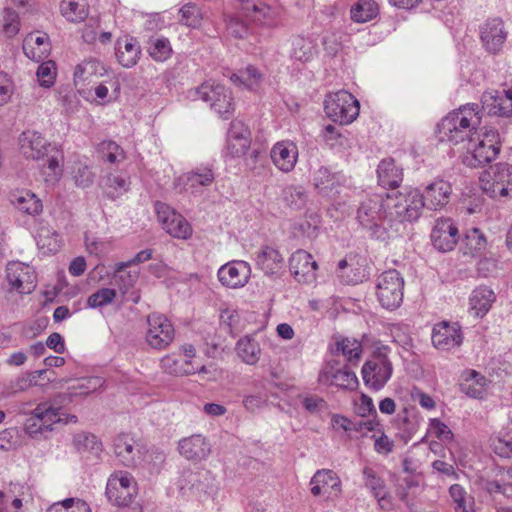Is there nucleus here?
I'll return each instance as SVG.
<instances>
[{
    "instance_id": "f257e3e1",
    "label": "nucleus",
    "mask_w": 512,
    "mask_h": 512,
    "mask_svg": "<svg viewBox=\"0 0 512 512\" xmlns=\"http://www.w3.org/2000/svg\"><path fill=\"white\" fill-rule=\"evenodd\" d=\"M476 105L466 104L449 112L438 124L437 134L442 142L458 145L470 140L480 124Z\"/></svg>"
},
{
    "instance_id": "f03ea898",
    "label": "nucleus",
    "mask_w": 512,
    "mask_h": 512,
    "mask_svg": "<svg viewBox=\"0 0 512 512\" xmlns=\"http://www.w3.org/2000/svg\"><path fill=\"white\" fill-rule=\"evenodd\" d=\"M424 208L421 190L417 188H404L387 197V216L393 221L413 223L421 217Z\"/></svg>"
},
{
    "instance_id": "7ed1b4c3",
    "label": "nucleus",
    "mask_w": 512,
    "mask_h": 512,
    "mask_svg": "<svg viewBox=\"0 0 512 512\" xmlns=\"http://www.w3.org/2000/svg\"><path fill=\"white\" fill-rule=\"evenodd\" d=\"M501 150L498 132L492 129H481L474 132L467 144L463 163L468 167H481L497 158Z\"/></svg>"
},
{
    "instance_id": "20e7f679",
    "label": "nucleus",
    "mask_w": 512,
    "mask_h": 512,
    "mask_svg": "<svg viewBox=\"0 0 512 512\" xmlns=\"http://www.w3.org/2000/svg\"><path fill=\"white\" fill-rule=\"evenodd\" d=\"M478 180L480 190L490 199H512V164H494L483 170Z\"/></svg>"
},
{
    "instance_id": "39448f33",
    "label": "nucleus",
    "mask_w": 512,
    "mask_h": 512,
    "mask_svg": "<svg viewBox=\"0 0 512 512\" xmlns=\"http://www.w3.org/2000/svg\"><path fill=\"white\" fill-rule=\"evenodd\" d=\"M324 112L334 123L349 125L359 116L360 103L348 91L339 90L326 95Z\"/></svg>"
},
{
    "instance_id": "423d86ee",
    "label": "nucleus",
    "mask_w": 512,
    "mask_h": 512,
    "mask_svg": "<svg viewBox=\"0 0 512 512\" xmlns=\"http://www.w3.org/2000/svg\"><path fill=\"white\" fill-rule=\"evenodd\" d=\"M194 100H201L224 117L234 111L233 95L229 88L215 81H207L192 91Z\"/></svg>"
},
{
    "instance_id": "0eeeda50",
    "label": "nucleus",
    "mask_w": 512,
    "mask_h": 512,
    "mask_svg": "<svg viewBox=\"0 0 512 512\" xmlns=\"http://www.w3.org/2000/svg\"><path fill=\"white\" fill-rule=\"evenodd\" d=\"M138 493L136 479L127 471H115L107 479L105 495L118 507L129 506Z\"/></svg>"
},
{
    "instance_id": "6e6552de",
    "label": "nucleus",
    "mask_w": 512,
    "mask_h": 512,
    "mask_svg": "<svg viewBox=\"0 0 512 512\" xmlns=\"http://www.w3.org/2000/svg\"><path fill=\"white\" fill-rule=\"evenodd\" d=\"M404 285V278L397 270L383 272L376 285V296L380 305L389 310L398 308L403 301Z\"/></svg>"
},
{
    "instance_id": "1a4fd4ad",
    "label": "nucleus",
    "mask_w": 512,
    "mask_h": 512,
    "mask_svg": "<svg viewBox=\"0 0 512 512\" xmlns=\"http://www.w3.org/2000/svg\"><path fill=\"white\" fill-rule=\"evenodd\" d=\"M156 218L161 228L172 238L189 240L193 236L192 225L170 205L157 201L154 204Z\"/></svg>"
},
{
    "instance_id": "9d476101",
    "label": "nucleus",
    "mask_w": 512,
    "mask_h": 512,
    "mask_svg": "<svg viewBox=\"0 0 512 512\" xmlns=\"http://www.w3.org/2000/svg\"><path fill=\"white\" fill-rule=\"evenodd\" d=\"M175 338L172 322L163 314L151 313L146 318L144 339L155 350L167 349Z\"/></svg>"
},
{
    "instance_id": "9b49d317",
    "label": "nucleus",
    "mask_w": 512,
    "mask_h": 512,
    "mask_svg": "<svg viewBox=\"0 0 512 512\" xmlns=\"http://www.w3.org/2000/svg\"><path fill=\"white\" fill-rule=\"evenodd\" d=\"M393 367L387 356V348L383 347L366 361L361 374L366 386L374 390H380L392 376Z\"/></svg>"
},
{
    "instance_id": "f8f14e48",
    "label": "nucleus",
    "mask_w": 512,
    "mask_h": 512,
    "mask_svg": "<svg viewBox=\"0 0 512 512\" xmlns=\"http://www.w3.org/2000/svg\"><path fill=\"white\" fill-rule=\"evenodd\" d=\"M161 367L174 376L207 373L206 367L196 361L195 348L190 344L183 345L178 354L164 356L161 359Z\"/></svg>"
},
{
    "instance_id": "ddd939ff",
    "label": "nucleus",
    "mask_w": 512,
    "mask_h": 512,
    "mask_svg": "<svg viewBox=\"0 0 512 512\" xmlns=\"http://www.w3.org/2000/svg\"><path fill=\"white\" fill-rule=\"evenodd\" d=\"M121 95L119 76L111 70L101 80L96 81L88 89L82 90L80 96L91 104L108 105L117 102Z\"/></svg>"
},
{
    "instance_id": "4468645a",
    "label": "nucleus",
    "mask_w": 512,
    "mask_h": 512,
    "mask_svg": "<svg viewBox=\"0 0 512 512\" xmlns=\"http://www.w3.org/2000/svg\"><path fill=\"white\" fill-rule=\"evenodd\" d=\"M5 272V279L10 291L18 294H30L36 288V274L30 265L12 261L7 264Z\"/></svg>"
},
{
    "instance_id": "2eb2a0df",
    "label": "nucleus",
    "mask_w": 512,
    "mask_h": 512,
    "mask_svg": "<svg viewBox=\"0 0 512 512\" xmlns=\"http://www.w3.org/2000/svg\"><path fill=\"white\" fill-rule=\"evenodd\" d=\"M460 235L457 223L448 217H439L435 220L430 240L432 246L439 252L447 253L455 249Z\"/></svg>"
},
{
    "instance_id": "dca6fc26",
    "label": "nucleus",
    "mask_w": 512,
    "mask_h": 512,
    "mask_svg": "<svg viewBox=\"0 0 512 512\" xmlns=\"http://www.w3.org/2000/svg\"><path fill=\"white\" fill-rule=\"evenodd\" d=\"M310 491L314 497H322L325 501H334L342 495V480L333 470H318L310 480Z\"/></svg>"
},
{
    "instance_id": "f3484780",
    "label": "nucleus",
    "mask_w": 512,
    "mask_h": 512,
    "mask_svg": "<svg viewBox=\"0 0 512 512\" xmlns=\"http://www.w3.org/2000/svg\"><path fill=\"white\" fill-rule=\"evenodd\" d=\"M251 274L252 268L248 262L232 260L220 266L217 279L224 288L238 290L249 283Z\"/></svg>"
},
{
    "instance_id": "a211bd4d",
    "label": "nucleus",
    "mask_w": 512,
    "mask_h": 512,
    "mask_svg": "<svg viewBox=\"0 0 512 512\" xmlns=\"http://www.w3.org/2000/svg\"><path fill=\"white\" fill-rule=\"evenodd\" d=\"M190 495L202 504L215 503L220 496V483L210 472H200L190 479Z\"/></svg>"
},
{
    "instance_id": "6ab92c4d",
    "label": "nucleus",
    "mask_w": 512,
    "mask_h": 512,
    "mask_svg": "<svg viewBox=\"0 0 512 512\" xmlns=\"http://www.w3.org/2000/svg\"><path fill=\"white\" fill-rule=\"evenodd\" d=\"M112 69L101 60L95 58L85 59L77 64L73 74L74 86L80 95L83 91L91 86L95 80L103 78Z\"/></svg>"
},
{
    "instance_id": "aec40b11",
    "label": "nucleus",
    "mask_w": 512,
    "mask_h": 512,
    "mask_svg": "<svg viewBox=\"0 0 512 512\" xmlns=\"http://www.w3.org/2000/svg\"><path fill=\"white\" fill-rule=\"evenodd\" d=\"M177 451L187 461L200 463L209 458L212 445L206 436L197 433L179 439Z\"/></svg>"
},
{
    "instance_id": "412c9836",
    "label": "nucleus",
    "mask_w": 512,
    "mask_h": 512,
    "mask_svg": "<svg viewBox=\"0 0 512 512\" xmlns=\"http://www.w3.org/2000/svg\"><path fill=\"white\" fill-rule=\"evenodd\" d=\"M251 143L248 126L240 120L232 121L226 138V155L232 158L242 157L250 149Z\"/></svg>"
},
{
    "instance_id": "4be33fe9",
    "label": "nucleus",
    "mask_w": 512,
    "mask_h": 512,
    "mask_svg": "<svg viewBox=\"0 0 512 512\" xmlns=\"http://www.w3.org/2000/svg\"><path fill=\"white\" fill-rule=\"evenodd\" d=\"M463 339L461 327L455 322H439L432 331V344L441 351H451L460 347Z\"/></svg>"
},
{
    "instance_id": "5701e85b",
    "label": "nucleus",
    "mask_w": 512,
    "mask_h": 512,
    "mask_svg": "<svg viewBox=\"0 0 512 512\" xmlns=\"http://www.w3.org/2000/svg\"><path fill=\"white\" fill-rule=\"evenodd\" d=\"M289 268L298 282L312 283L316 280L319 266L309 252L298 249L289 258Z\"/></svg>"
},
{
    "instance_id": "b1692460",
    "label": "nucleus",
    "mask_w": 512,
    "mask_h": 512,
    "mask_svg": "<svg viewBox=\"0 0 512 512\" xmlns=\"http://www.w3.org/2000/svg\"><path fill=\"white\" fill-rule=\"evenodd\" d=\"M421 193L424 200V207L428 210L439 211L449 203L452 194V186L448 181L437 178L425 185Z\"/></svg>"
},
{
    "instance_id": "393cba45",
    "label": "nucleus",
    "mask_w": 512,
    "mask_h": 512,
    "mask_svg": "<svg viewBox=\"0 0 512 512\" xmlns=\"http://www.w3.org/2000/svg\"><path fill=\"white\" fill-rule=\"evenodd\" d=\"M19 144L22 154L33 160H41L58 148L36 131L23 132Z\"/></svg>"
},
{
    "instance_id": "a878e982",
    "label": "nucleus",
    "mask_w": 512,
    "mask_h": 512,
    "mask_svg": "<svg viewBox=\"0 0 512 512\" xmlns=\"http://www.w3.org/2000/svg\"><path fill=\"white\" fill-rule=\"evenodd\" d=\"M480 39L483 47L489 53L500 52L507 39L503 21L500 18L488 19L480 27Z\"/></svg>"
},
{
    "instance_id": "bb28decb",
    "label": "nucleus",
    "mask_w": 512,
    "mask_h": 512,
    "mask_svg": "<svg viewBox=\"0 0 512 512\" xmlns=\"http://www.w3.org/2000/svg\"><path fill=\"white\" fill-rule=\"evenodd\" d=\"M318 381L326 386H335L344 390H355L358 385V377L347 368L337 369L331 363L326 364L319 373Z\"/></svg>"
},
{
    "instance_id": "cd10ccee",
    "label": "nucleus",
    "mask_w": 512,
    "mask_h": 512,
    "mask_svg": "<svg viewBox=\"0 0 512 512\" xmlns=\"http://www.w3.org/2000/svg\"><path fill=\"white\" fill-rule=\"evenodd\" d=\"M490 381L474 369H465L460 375L459 388L467 397L482 400L486 397Z\"/></svg>"
},
{
    "instance_id": "c85d7f7f",
    "label": "nucleus",
    "mask_w": 512,
    "mask_h": 512,
    "mask_svg": "<svg viewBox=\"0 0 512 512\" xmlns=\"http://www.w3.org/2000/svg\"><path fill=\"white\" fill-rule=\"evenodd\" d=\"M496 301L494 290L486 285L474 288L468 297V313L473 318H483Z\"/></svg>"
},
{
    "instance_id": "c756f323",
    "label": "nucleus",
    "mask_w": 512,
    "mask_h": 512,
    "mask_svg": "<svg viewBox=\"0 0 512 512\" xmlns=\"http://www.w3.org/2000/svg\"><path fill=\"white\" fill-rule=\"evenodd\" d=\"M270 157L277 169L290 172L298 161V148L291 140H281L271 148Z\"/></svg>"
},
{
    "instance_id": "7c9ffc66",
    "label": "nucleus",
    "mask_w": 512,
    "mask_h": 512,
    "mask_svg": "<svg viewBox=\"0 0 512 512\" xmlns=\"http://www.w3.org/2000/svg\"><path fill=\"white\" fill-rule=\"evenodd\" d=\"M115 57L123 68L130 69L136 66L141 57L138 40L129 35L119 37L115 43Z\"/></svg>"
},
{
    "instance_id": "2f4dec72",
    "label": "nucleus",
    "mask_w": 512,
    "mask_h": 512,
    "mask_svg": "<svg viewBox=\"0 0 512 512\" xmlns=\"http://www.w3.org/2000/svg\"><path fill=\"white\" fill-rule=\"evenodd\" d=\"M114 453L126 467H132L140 457V446L133 435L119 434L114 440Z\"/></svg>"
},
{
    "instance_id": "473e14b6",
    "label": "nucleus",
    "mask_w": 512,
    "mask_h": 512,
    "mask_svg": "<svg viewBox=\"0 0 512 512\" xmlns=\"http://www.w3.org/2000/svg\"><path fill=\"white\" fill-rule=\"evenodd\" d=\"M23 52L27 58L39 62L47 58L51 52L49 36L43 32H32L23 40Z\"/></svg>"
},
{
    "instance_id": "72a5a7b5",
    "label": "nucleus",
    "mask_w": 512,
    "mask_h": 512,
    "mask_svg": "<svg viewBox=\"0 0 512 512\" xmlns=\"http://www.w3.org/2000/svg\"><path fill=\"white\" fill-rule=\"evenodd\" d=\"M10 203L19 212L38 216L43 212L42 200L31 190L16 189L10 193Z\"/></svg>"
},
{
    "instance_id": "f704fd0d",
    "label": "nucleus",
    "mask_w": 512,
    "mask_h": 512,
    "mask_svg": "<svg viewBox=\"0 0 512 512\" xmlns=\"http://www.w3.org/2000/svg\"><path fill=\"white\" fill-rule=\"evenodd\" d=\"M482 109L489 115L512 117V108L506 103L504 89H488L481 96Z\"/></svg>"
},
{
    "instance_id": "c9c22d12",
    "label": "nucleus",
    "mask_w": 512,
    "mask_h": 512,
    "mask_svg": "<svg viewBox=\"0 0 512 512\" xmlns=\"http://www.w3.org/2000/svg\"><path fill=\"white\" fill-rule=\"evenodd\" d=\"M59 384H69L70 397L88 396L104 387L105 380L99 376L81 377L74 380L61 379Z\"/></svg>"
},
{
    "instance_id": "e433bc0d",
    "label": "nucleus",
    "mask_w": 512,
    "mask_h": 512,
    "mask_svg": "<svg viewBox=\"0 0 512 512\" xmlns=\"http://www.w3.org/2000/svg\"><path fill=\"white\" fill-rule=\"evenodd\" d=\"M47 157V163L41 168V176L46 185L55 186L59 183L64 173V154L57 148Z\"/></svg>"
},
{
    "instance_id": "4c0bfd02",
    "label": "nucleus",
    "mask_w": 512,
    "mask_h": 512,
    "mask_svg": "<svg viewBox=\"0 0 512 512\" xmlns=\"http://www.w3.org/2000/svg\"><path fill=\"white\" fill-rule=\"evenodd\" d=\"M231 82L242 90L258 93L263 80L262 73L254 66H247L230 77Z\"/></svg>"
},
{
    "instance_id": "58836bf2",
    "label": "nucleus",
    "mask_w": 512,
    "mask_h": 512,
    "mask_svg": "<svg viewBox=\"0 0 512 512\" xmlns=\"http://www.w3.org/2000/svg\"><path fill=\"white\" fill-rule=\"evenodd\" d=\"M256 264L266 275H274L283 268L284 257L276 248L265 246L258 252Z\"/></svg>"
},
{
    "instance_id": "ea45409f",
    "label": "nucleus",
    "mask_w": 512,
    "mask_h": 512,
    "mask_svg": "<svg viewBox=\"0 0 512 512\" xmlns=\"http://www.w3.org/2000/svg\"><path fill=\"white\" fill-rule=\"evenodd\" d=\"M363 479L365 486L371 490L381 508L390 507V497L385 488L384 481L379 477L377 472L371 467L363 469Z\"/></svg>"
},
{
    "instance_id": "a19ab883",
    "label": "nucleus",
    "mask_w": 512,
    "mask_h": 512,
    "mask_svg": "<svg viewBox=\"0 0 512 512\" xmlns=\"http://www.w3.org/2000/svg\"><path fill=\"white\" fill-rule=\"evenodd\" d=\"M38 249L43 254L57 253L62 247V241L59 234L51 227L41 225L38 227L35 235Z\"/></svg>"
},
{
    "instance_id": "79ce46f5",
    "label": "nucleus",
    "mask_w": 512,
    "mask_h": 512,
    "mask_svg": "<svg viewBox=\"0 0 512 512\" xmlns=\"http://www.w3.org/2000/svg\"><path fill=\"white\" fill-rule=\"evenodd\" d=\"M130 187L129 178L122 174H109L102 182L104 194L111 199L124 195Z\"/></svg>"
},
{
    "instance_id": "37998d69",
    "label": "nucleus",
    "mask_w": 512,
    "mask_h": 512,
    "mask_svg": "<svg viewBox=\"0 0 512 512\" xmlns=\"http://www.w3.org/2000/svg\"><path fill=\"white\" fill-rule=\"evenodd\" d=\"M147 53L155 62L163 63L172 57L173 48L168 38L152 37L148 40Z\"/></svg>"
},
{
    "instance_id": "c03bdc74",
    "label": "nucleus",
    "mask_w": 512,
    "mask_h": 512,
    "mask_svg": "<svg viewBox=\"0 0 512 512\" xmlns=\"http://www.w3.org/2000/svg\"><path fill=\"white\" fill-rule=\"evenodd\" d=\"M464 253L471 257H480L487 249V239L478 228L468 230L464 238Z\"/></svg>"
},
{
    "instance_id": "a18cd8bd",
    "label": "nucleus",
    "mask_w": 512,
    "mask_h": 512,
    "mask_svg": "<svg viewBox=\"0 0 512 512\" xmlns=\"http://www.w3.org/2000/svg\"><path fill=\"white\" fill-rule=\"evenodd\" d=\"M236 352L239 358L248 365H255L261 356L259 343L250 337H243L237 342Z\"/></svg>"
},
{
    "instance_id": "49530a36",
    "label": "nucleus",
    "mask_w": 512,
    "mask_h": 512,
    "mask_svg": "<svg viewBox=\"0 0 512 512\" xmlns=\"http://www.w3.org/2000/svg\"><path fill=\"white\" fill-rule=\"evenodd\" d=\"M290 56L300 62L310 61L316 54L314 43L304 37H295L290 41Z\"/></svg>"
},
{
    "instance_id": "de8ad7c7",
    "label": "nucleus",
    "mask_w": 512,
    "mask_h": 512,
    "mask_svg": "<svg viewBox=\"0 0 512 512\" xmlns=\"http://www.w3.org/2000/svg\"><path fill=\"white\" fill-rule=\"evenodd\" d=\"M379 13V8L374 0H359L350 9L352 21L365 23L374 19Z\"/></svg>"
},
{
    "instance_id": "09e8293b",
    "label": "nucleus",
    "mask_w": 512,
    "mask_h": 512,
    "mask_svg": "<svg viewBox=\"0 0 512 512\" xmlns=\"http://www.w3.org/2000/svg\"><path fill=\"white\" fill-rule=\"evenodd\" d=\"M34 419L38 420L45 431H51L57 419L60 417V408H56L49 403H40L32 411Z\"/></svg>"
},
{
    "instance_id": "8fccbe9b",
    "label": "nucleus",
    "mask_w": 512,
    "mask_h": 512,
    "mask_svg": "<svg viewBox=\"0 0 512 512\" xmlns=\"http://www.w3.org/2000/svg\"><path fill=\"white\" fill-rule=\"evenodd\" d=\"M455 512H475V502L464 487L454 484L449 489Z\"/></svg>"
},
{
    "instance_id": "3c124183",
    "label": "nucleus",
    "mask_w": 512,
    "mask_h": 512,
    "mask_svg": "<svg viewBox=\"0 0 512 512\" xmlns=\"http://www.w3.org/2000/svg\"><path fill=\"white\" fill-rule=\"evenodd\" d=\"M60 9L63 17L70 22H81L88 16L84 0H63Z\"/></svg>"
},
{
    "instance_id": "603ef678",
    "label": "nucleus",
    "mask_w": 512,
    "mask_h": 512,
    "mask_svg": "<svg viewBox=\"0 0 512 512\" xmlns=\"http://www.w3.org/2000/svg\"><path fill=\"white\" fill-rule=\"evenodd\" d=\"M301 213L302 219L298 223L300 231L303 235L309 238H315L318 235L319 227L321 224V216L319 212L310 206Z\"/></svg>"
},
{
    "instance_id": "864d4df0",
    "label": "nucleus",
    "mask_w": 512,
    "mask_h": 512,
    "mask_svg": "<svg viewBox=\"0 0 512 512\" xmlns=\"http://www.w3.org/2000/svg\"><path fill=\"white\" fill-rule=\"evenodd\" d=\"M495 454L501 458H512V429H502L491 438Z\"/></svg>"
},
{
    "instance_id": "5fc2aeb1",
    "label": "nucleus",
    "mask_w": 512,
    "mask_h": 512,
    "mask_svg": "<svg viewBox=\"0 0 512 512\" xmlns=\"http://www.w3.org/2000/svg\"><path fill=\"white\" fill-rule=\"evenodd\" d=\"M20 17L17 12L5 9L0 20V32L7 38L12 39L20 32Z\"/></svg>"
},
{
    "instance_id": "6e6d98bb",
    "label": "nucleus",
    "mask_w": 512,
    "mask_h": 512,
    "mask_svg": "<svg viewBox=\"0 0 512 512\" xmlns=\"http://www.w3.org/2000/svg\"><path fill=\"white\" fill-rule=\"evenodd\" d=\"M336 352L348 361H358L362 355V344L355 338H341L336 341Z\"/></svg>"
},
{
    "instance_id": "4d7b16f0",
    "label": "nucleus",
    "mask_w": 512,
    "mask_h": 512,
    "mask_svg": "<svg viewBox=\"0 0 512 512\" xmlns=\"http://www.w3.org/2000/svg\"><path fill=\"white\" fill-rule=\"evenodd\" d=\"M46 512H92L89 504L79 498H67L51 505Z\"/></svg>"
},
{
    "instance_id": "13d9d810",
    "label": "nucleus",
    "mask_w": 512,
    "mask_h": 512,
    "mask_svg": "<svg viewBox=\"0 0 512 512\" xmlns=\"http://www.w3.org/2000/svg\"><path fill=\"white\" fill-rule=\"evenodd\" d=\"M38 84L43 88L54 86L57 77V66L54 61L48 60L42 62L36 71Z\"/></svg>"
},
{
    "instance_id": "bf43d9fd",
    "label": "nucleus",
    "mask_w": 512,
    "mask_h": 512,
    "mask_svg": "<svg viewBox=\"0 0 512 512\" xmlns=\"http://www.w3.org/2000/svg\"><path fill=\"white\" fill-rule=\"evenodd\" d=\"M72 444L78 452L101 451L102 444L95 435L85 432L76 433L72 438Z\"/></svg>"
},
{
    "instance_id": "052dcab7",
    "label": "nucleus",
    "mask_w": 512,
    "mask_h": 512,
    "mask_svg": "<svg viewBox=\"0 0 512 512\" xmlns=\"http://www.w3.org/2000/svg\"><path fill=\"white\" fill-rule=\"evenodd\" d=\"M11 500L14 512H22L24 502L26 501L23 492H16L15 489H10L8 493L0 489V512H8V502Z\"/></svg>"
},
{
    "instance_id": "680f3d73",
    "label": "nucleus",
    "mask_w": 512,
    "mask_h": 512,
    "mask_svg": "<svg viewBox=\"0 0 512 512\" xmlns=\"http://www.w3.org/2000/svg\"><path fill=\"white\" fill-rule=\"evenodd\" d=\"M181 24L190 27L198 28L202 22V14L200 9L192 3L183 5L179 9Z\"/></svg>"
},
{
    "instance_id": "e2e57ef3",
    "label": "nucleus",
    "mask_w": 512,
    "mask_h": 512,
    "mask_svg": "<svg viewBox=\"0 0 512 512\" xmlns=\"http://www.w3.org/2000/svg\"><path fill=\"white\" fill-rule=\"evenodd\" d=\"M98 151L102 158L111 164L121 162L125 159L124 150L113 141L101 142Z\"/></svg>"
},
{
    "instance_id": "0e129e2a",
    "label": "nucleus",
    "mask_w": 512,
    "mask_h": 512,
    "mask_svg": "<svg viewBox=\"0 0 512 512\" xmlns=\"http://www.w3.org/2000/svg\"><path fill=\"white\" fill-rule=\"evenodd\" d=\"M488 489L490 492H498L512 499V467L501 471L499 479L489 483Z\"/></svg>"
},
{
    "instance_id": "69168bd1",
    "label": "nucleus",
    "mask_w": 512,
    "mask_h": 512,
    "mask_svg": "<svg viewBox=\"0 0 512 512\" xmlns=\"http://www.w3.org/2000/svg\"><path fill=\"white\" fill-rule=\"evenodd\" d=\"M379 181L384 186H394L399 180V173L392 161H382L377 169Z\"/></svg>"
},
{
    "instance_id": "338daca9",
    "label": "nucleus",
    "mask_w": 512,
    "mask_h": 512,
    "mask_svg": "<svg viewBox=\"0 0 512 512\" xmlns=\"http://www.w3.org/2000/svg\"><path fill=\"white\" fill-rule=\"evenodd\" d=\"M95 174L92 169L84 163H76L72 170V179L76 186L86 188L94 181Z\"/></svg>"
},
{
    "instance_id": "774afa93",
    "label": "nucleus",
    "mask_w": 512,
    "mask_h": 512,
    "mask_svg": "<svg viewBox=\"0 0 512 512\" xmlns=\"http://www.w3.org/2000/svg\"><path fill=\"white\" fill-rule=\"evenodd\" d=\"M239 2L241 3L242 9L245 12H247V13L254 12V18L257 21L262 22L264 20L272 18V16H273L272 8L266 4H263V3L255 4V3L250 2L249 0H239Z\"/></svg>"
}]
</instances>
